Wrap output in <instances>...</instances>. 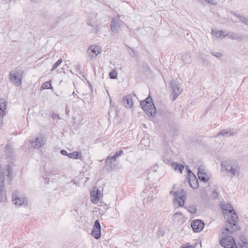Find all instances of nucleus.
I'll list each match as a JSON object with an SVG mask.
<instances>
[{
    "label": "nucleus",
    "mask_w": 248,
    "mask_h": 248,
    "mask_svg": "<svg viewBox=\"0 0 248 248\" xmlns=\"http://www.w3.org/2000/svg\"><path fill=\"white\" fill-rule=\"evenodd\" d=\"M241 248H248V243L245 242H243L241 244Z\"/></svg>",
    "instance_id": "obj_39"
},
{
    "label": "nucleus",
    "mask_w": 248,
    "mask_h": 248,
    "mask_svg": "<svg viewBox=\"0 0 248 248\" xmlns=\"http://www.w3.org/2000/svg\"><path fill=\"white\" fill-rule=\"evenodd\" d=\"M7 170L8 171V174L7 176L10 179V180H11L12 179V170L10 167H8Z\"/></svg>",
    "instance_id": "obj_36"
},
{
    "label": "nucleus",
    "mask_w": 248,
    "mask_h": 248,
    "mask_svg": "<svg viewBox=\"0 0 248 248\" xmlns=\"http://www.w3.org/2000/svg\"><path fill=\"white\" fill-rule=\"evenodd\" d=\"M101 196V191L99 189L93 190L91 194V200L93 203H97L100 200Z\"/></svg>",
    "instance_id": "obj_17"
},
{
    "label": "nucleus",
    "mask_w": 248,
    "mask_h": 248,
    "mask_svg": "<svg viewBox=\"0 0 248 248\" xmlns=\"http://www.w3.org/2000/svg\"><path fill=\"white\" fill-rule=\"evenodd\" d=\"M5 102L3 99H0V127L3 124V119L6 109Z\"/></svg>",
    "instance_id": "obj_16"
},
{
    "label": "nucleus",
    "mask_w": 248,
    "mask_h": 248,
    "mask_svg": "<svg viewBox=\"0 0 248 248\" xmlns=\"http://www.w3.org/2000/svg\"><path fill=\"white\" fill-rule=\"evenodd\" d=\"M61 154L63 155H66L68 156V154L67 151L65 150H61Z\"/></svg>",
    "instance_id": "obj_42"
},
{
    "label": "nucleus",
    "mask_w": 248,
    "mask_h": 248,
    "mask_svg": "<svg viewBox=\"0 0 248 248\" xmlns=\"http://www.w3.org/2000/svg\"><path fill=\"white\" fill-rule=\"evenodd\" d=\"M156 197L155 196V194H154V193L151 192L149 193L148 198L147 199V202H151L152 201L154 200L155 198Z\"/></svg>",
    "instance_id": "obj_31"
},
{
    "label": "nucleus",
    "mask_w": 248,
    "mask_h": 248,
    "mask_svg": "<svg viewBox=\"0 0 248 248\" xmlns=\"http://www.w3.org/2000/svg\"><path fill=\"white\" fill-rule=\"evenodd\" d=\"M235 15L245 25H248V17L247 16H242L240 14Z\"/></svg>",
    "instance_id": "obj_25"
},
{
    "label": "nucleus",
    "mask_w": 248,
    "mask_h": 248,
    "mask_svg": "<svg viewBox=\"0 0 248 248\" xmlns=\"http://www.w3.org/2000/svg\"><path fill=\"white\" fill-rule=\"evenodd\" d=\"M176 192V194L174 198H186V194L184 193L183 189Z\"/></svg>",
    "instance_id": "obj_26"
},
{
    "label": "nucleus",
    "mask_w": 248,
    "mask_h": 248,
    "mask_svg": "<svg viewBox=\"0 0 248 248\" xmlns=\"http://www.w3.org/2000/svg\"><path fill=\"white\" fill-rule=\"evenodd\" d=\"M46 142V138L43 136L37 137L34 141L31 142V146L35 149H39L45 145Z\"/></svg>",
    "instance_id": "obj_10"
},
{
    "label": "nucleus",
    "mask_w": 248,
    "mask_h": 248,
    "mask_svg": "<svg viewBox=\"0 0 248 248\" xmlns=\"http://www.w3.org/2000/svg\"><path fill=\"white\" fill-rule=\"evenodd\" d=\"M24 72L21 69H16L10 73V80L16 86L21 85Z\"/></svg>",
    "instance_id": "obj_5"
},
{
    "label": "nucleus",
    "mask_w": 248,
    "mask_h": 248,
    "mask_svg": "<svg viewBox=\"0 0 248 248\" xmlns=\"http://www.w3.org/2000/svg\"><path fill=\"white\" fill-rule=\"evenodd\" d=\"M186 198H174L173 203L175 206H183L185 203V199Z\"/></svg>",
    "instance_id": "obj_23"
},
{
    "label": "nucleus",
    "mask_w": 248,
    "mask_h": 248,
    "mask_svg": "<svg viewBox=\"0 0 248 248\" xmlns=\"http://www.w3.org/2000/svg\"><path fill=\"white\" fill-rule=\"evenodd\" d=\"M72 94L74 97L78 98V95L75 92H73Z\"/></svg>",
    "instance_id": "obj_48"
},
{
    "label": "nucleus",
    "mask_w": 248,
    "mask_h": 248,
    "mask_svg": "<svg viewBox=\"0 0 248 248\" xmlns=\"http://www.w3.org/2000/svg\"><path fill=\"white\" fill-rule=\"evenodd\" d=\"M88 25H90V26H93V25H92V24H91V23H90V22H88Z\"/></svg>",
    "instance_id": "obj_50"
},
{
    "label": "nucleus",
    "mask_w": 248,
    "mask_h": 248,
    "mask_svg": "<svg viewBox=\"0 0 248 248\" xmlns=\"http://www.w3.org/2000/svg\"><path fill=\"white\" fill-rule=\"evenodd\" d=\"M182 61L185 63L190 62V57L189 55L185 54L182 56Z\"/></svg>",
    "instance_id": "obj_29"
},
{
    "label": "nucleus",
    "mask_w": 248,
    "mask_h": 248,
    "mask_svg": "<svg viewBox=\"0 0 248 248\" xmlns=\"http://www.w3.org/2000/svg\"><path fill=\"white\" fill-rule=\"evenodd\" d=\"M211 33L217 38H220L221 37L223 38L226 35L224 34L223 31H218L216 29L212 30Z\"/></svg>",
    "instance_id": "obj_21"
},
{
    "label": "nucleus",
    "mask_w": 248,
    "mask_h": 248,
    "mask_svg": "<svg viewBox=\"0 0 248 248\" xmlns=\"http://www.w3.org/2000/svg\"><path fill=\"white\" fill-rule=\"evenodd\" d=\"M170 195H172V196H174L175 197V195H176V191H171L170 193Z\"/></svg>",
    "instance_id": "obj_46"
},
{
    "label": "nucleus",
    "mask_w": 248,
    "mask_h": 248,
    "mask_svg": "<svg viewBox=\"0 0 248 248\" xmlns=\"http://www.w3.org/2000/svg\"><path fill=\"white\" fill-rule=\"evenodd\" d=\"M218 196V193L217 191H214L212 193V197H213L214 198H216Z\"/></svg>",
    "instance_id": "obj_43"
},
{
    "label": "nucleus",
    "mask_w": 248,
    "mask_h": 248,
    "mask_svg": "<svg viewBox=\"0 0 248 248\" xmlns=\"http://www.w3.org/2000/svg\"><path fill=\"white\" fill-rule=\"evenodd\" d=\"M187 169V173H188V175L189 176V177H190V176L191 175L193 176V175H194L192 172V171L190 170L188 168H186Z\"/></svg>",
    "instance_id": "obj_44"
},
{
    "label": "nucleus",
    "mask_w": 248,
    "mask_h": 248,
    "mask_svg": "<svg viewBox=\"0 0 248 248\" xmlns=\"http://www.w3.org/2000/svg\"><path fill=\"white\" fill-rule=\"evenodd\" d=\"M202 61L203 62H207V63H208V60L207 59H203Z\"/></svg>",
    "instance_id": "obj_47"
},
{
    "label": "nucleus",
    "mask_w": 248,
    "mask_h": 248,
    "mask_svg": "<svg viewBox=\"0 0 248 248\" xmlns=\"http://www.w3.org/2000/svg\"><path fill=\"white\" fill-rule=\"evenodd\" d=\"M170 84L172 89V94L173 95V98L174 100L181 93L182 89L180 88L179 84L175 80H172L170 82Z\"/></svg>",
    "instance_id": "obj_13"
},
{
    "label": "nucleus",
    "mask_w": 248,
    "mask_h": 248,
    "mask_svg": "<svg viewBox=\"0 0 248 248\" xmlns=\"http://www.w3.org/2000/svg\"><path fill=\"white\" fill-rule=\"evenodd\" d=\"M124 154V152L122 150H119L118 151V152H117L115 154V157H118L119 156H121V155H122L123 154Z\"/></svg>",
    "instance_id": "obj_37"
},
{
    "label": "nucleus",
    "mask_w": 248,
    "mask_h": 248,
    "mask_svg": "<svg viewBox=\"0 0 248 248\" xmlns=\"http://www.w3.org/2000/svg\"><path fill=\"white\" fill-rule=\"evenodd\" d=\"M13 203L17 207L27 206L28 200L27 197L19 195L17 191L15 192L12 196Z\"/></svg>",
    "instance_id": "obj_6"
},
{
    "label": "nucleus",
    "mask_w": 248,
    "mask_h": 248,
    "mask_svg": "<svg viewBox=\"0 0 248 248\" xmlns=\"http://www.w3.org/2000/svg\"><path fill=\"white\" fill-rule=\"evenodd\" d=\"M10 146L8 145H6L5 147V152L8 153L10 152Z\"/></svg>",
    "instance_id": "obj_45"
},
{
    "label": "nucleus",
    "mask_w": 248,
    "mask_h": 248,
    "mask_svg": "<svg viewBox=\"0 0 248 248\" xmlns=\"http://www.w3.org/2000/svg\"><path fill=\"white\" fill-rule=\"evenodd\" d=\"M123 103L125 107L127 108H131L133 105V101L132 95L128 94L124 96L123 99Z\"/></svg>",
    "instance_id": "obj_18"
},
{
    "label": "nucleus",
    "mask_w": 248,
    "mask_h": 248,
    "mask_svg": "<svg viewBox=\"0 0 248 248\" xmlns=\"http://www.w3.org/2000/svg\"><path fill=\"white\" fill-rule=\"evenodd\" d=\"M140 106L148 116L153 117L155 115L156 108L151 97L148 96L145 100L141 101Z\"/></svg>",
    "instance_id": "obj_4"
},
{
    "label": "nucleus",
    "mask_w": 248,
    "mask_h": 248,
    "mask_svg": "<svg viewBox=\"0 0 248 248\" xmlns=\"http://www.w3.org/2000/svg\"><path fill=\"white\" fill-rule=\"evenodd\" d=\"M233 134H234V132H233V131L232 129V130L226 129V130H223L221 131L219 133H218L217 135V137L219 136L220 135H221V136L225 135L227 137H229L230 136H233Z\"/></svg>",
    "instance_id": "obj_22"
},
{
    "label": "nucleus",
    "mask_w": 248,
    "mask_h": 248,
    "mask_svg": "<svg viewBox=\"0 0 248 248\" xmlns=\"http://www.w3.org/2000/svg\"><path fill=\"white\" fill-rule=\"evenodd\" d=\"M109 77L111 79H116L118 76V73L116 70H112L109 72Z\"/></svg>",
    "instance_id": "obj_28"
},
{
    "label": "nucleus",
    "mask_w": 248,
    "mask_h": 248,
    "mask_svg": "<svg viewBox=\"0 0 248 248\" xmlns=\"http://www.w3.org/2000/svg\"><path fill=\"white\" fill-rule=\"evenodd\" d=\"M143 142V140H141V142ZM142 144H144V143H141Z\"/></svg>",
    "instance_id": "obj_51"
},
{
    "label": "nucleus",
    "mask_w": 248,
    "mask_h": 248,
    "mask_svg": "<svg viewBox=\"0 0 248 248\" xmlns=\"http://www.w3.org/2000/svg\"><path fill=\"white\" fill-rule=\"evenodd\" d=\"M62 60L60 59L57 61V62L54 64L53 67L52 68L51 71H53L55 70L62 62Z\"/></svg>",
    "instance_id": "obj_33"
},
{
    "label": "nucleus",
    "mask_w": 248,
    "mask_h": 248,
    "mask_svg": "<svg viewBox=\"0 0 248 248\" xmlns=\"http://www.w3.org/2000/svg\"><path fill=\"white\" fill-rule=\"evenodd\" d=\"M191 226L194 232H199L203 230L204 223L202 220L195 219L192 221Z\"/></svg>",
    "instance_id": "obj_11"
},
{
    "label": "nucleus",
    "mask_w": 248,
    "mask_h": 248,
    "mask_svg": "<svg viewBox=\"0 0 248 248\" xmlns=\"http://www.w3.org/2000/svg\"><path fill=\"white\" fill-rule=\"evenodd\" d=\"M206 2H207L209 3H211L212 4H216L217 3V2L216 0H205Z\"/></svg>",
    "instance_id": "obj_40"
},
{
    "label": "nucleus",
    "mask_w": 248,
    "mask_h": 248,
    "mask_svg": "<svg viewBox=\"0 0 248 248\" xmlns=\"http://www.w3.org/2000/svg\"><path fill=\"white\" fill-rule=\"evenodd\" d=\"M52 118L54 120H56L57 119H60L59 116L57 113H54L52 114Z\"/></svg>",
    "instance_id": "obj_41"
},
{
    "label": "nucleus",
    "mask_w": 248,
    "mask_h": 248,
    "mask_svg": "<svg viewBox=\"0 0 248 248\" xmlns=\"http://www.w3.org/2000/svg\"><path fill=\"white\" fill-rule=\"evenodd\" d=\"M4 173L0 166V202H2L5 198V191L4 189Z\"/></svg>",
    "instance_id": "obj_8"
},
{
    "label": "nucleus",
    "mask_w": 248,
    "mask_h": 248,
    "mask_svg": "<svg viewBox=\"0 0 248 248\" xmlns=\"http://www.w3.org/2000/svg\"><path fill=\"white\" fill-rule=\"evenodd\" d=\"M101 51L102 49L99 46L92 45L88 48L87 53L91 59H94Z\"/></svg>",
    "instance_id": "obj_9"
},
{
    "label": "nucleus",
    "mask_w": 248,
    "mask_h": 248,
    "mask_svg": "<svg viewBox=\"0 0 248 248\" xmlns=\"http://www.w3.org/2000/svg\"><path fill=\"white\" fill-rule=\"evenodd\" d=\"M188 182H189L190 186L192 188H196L198 186V185H199L198 181L197 179L196 178L195 175H193V176H192V178L189 177Z\"/></svg>",
    "instance_id": "obj_20"
},
{
    "label": "nucleus",
    "mask_w": 248,
    "mask_h": 248,
    "mask_svg": "<svg viewBox=\"0 0 248 248\" xmlns=\"http://www.w3.org/2000/svg\"><path fill=\"white\" fill-rule=\"evenodd\" d=\"M65 111H66V112L67 113H68L69 112V109H68V108H66V109H65Z\"/></svg>",
    "instance_id": "obj_49"
},
{
    "label": "nucleus",
    "mask_w": 248,
    "mask_h": 248,
    "mask_svg": "<svg viewBox=\"0 0 248 248\" xmlns=\"http://www.w3.org/2000/svg\"><path fill=\"white\" fill-rule=\"evenodd\" d=\"M238 229L237 224H235V228H232V225H225V228L222 230V239L220 240V245L225 248H236L234 239L231 234Z\"/></svg>",
    "instance_id": "obj_1"
},
{
    "label": "nucleus",
    "mask_w": 248,
    "mask_h": 248,
    "mask_svg": "<svg viewBox=\"0 0 248 248\" xmlns=\"http://www.w3.org/2000/svg\"><path fill=\"white\" fill-rule=\"evenodd\" d=\"M220 206L222 210L224 217L227 219L225 225H232V228H235L238 217L233 208L229 204L225 203H221Z\"/></svg>",
    "instance_id": "obj_2"
},
{
    "label": "nucleus",
    "mask_w": 248,
    "mask_h": 248,
    "mask_svg": "<svg viewBox=\"0 0 248 248\" xmlns=\"http://www.w3.org/2000/svg\"><path fill=\"white\" fill-rule=\"evenodd\" d=\"M221 170H225L231 178L238 176L239 173V167L237 163L233 160H229L225 162H221Z\"/></svg>",
    "instance_id": "obj_3"
},
{
    "label": "nucleus",
    "mask_w": 248,
    "mask_h": 248,
    "mask_svg": "<svg viewBox=\"0 0 248 248\" xmlns=\"http://www.w3.org/2000/svg\"><path fill=\"white\" fill-rule=\"evenodd\" d=\"M68 157L72 159H79L82 160L83 158L82 157V155L81 153L78 152L74 151L72 153H70L68 154Z\"/></svg>",
    "instance_id": "obj_19"
},
{
    "label": "nucleus",
    "mask_w": 248,
    "mask_h": 248,
    "mask_svg": "<svg viewBox=\"0 0 248 248\" xmlns=\"http://www.w3.org/2000/svg\"><path fill=\"white\" fill-rule=\"evenodd\" d=\"M183 217V214L180 212H177L172 215L171 219L173 221H179Z\"/></svg>",
    "instance_id": "obj_24"
},
{
    "label": "nucleus",
    "mask_w": 248,
    "mask_h": 248,
    "mask_svg": "<svg viewBox=\"0 0 248 248\" xmlns=\"http://www.w3.org/2000/svg\"><path fill=\"white\" fill-rule=\"evenodd\" d=\"M212 55L217 58H220L223 56V54L220 52H211Z\"/></svg>",
    "instance_id": "obj_34"
},
{
    "label": "nucleus",
    "mask_w": 248,
    "mask_h": 248,
    "mask_svg": "<svg viewBox=\"0 0 248 248\" xmlns=\"http://www.w3.org/2000/svg\"><path fill=\"white\" fill-rule=\"evenodd\" d=\"M181 248H194V247L192 245H190L189 244H183Z\"/></svg>",
    "instance_id": "obj_38"
},
{
    "label": "nucleus",
    "mask_w": 248,
    "mask_h": 248,
    "mask_svg": "<svg viewBox=\"0 0 248 248\" xmlns=\"http://www.w3.org/2000/svg\"><path fill=\"white\" fill-rule=\"evenodd\" d=\"M228 37H229V38H230L232 40L238 39L237 34L236 33H232L228 34Z\"/></svg>",
    "instance_id": "obj_35"
},
{
    "label": "nucleus",
    "mask_w": 248,
    "mask_h": 248,
    "mask_svg": "<svg viewBox=\"0 0 248 248\" xmlns=\"http://www.w3.org/2000/svg\"><path fill=\"white\" fill-rule=\"evenodd\" d=\"M91 235L95 239H98L101 236V226L98 220L94 222V225L91 232Z\"/></svg>",
    "instance_id": "obj_14"
},
{
    "label": "nucleus",
    "mask_w": 248,
    "mask_h": 248,
    "mask_svg": "<svg viewBox=\"0 0 248 248\" xmlns=\"http://www.w3.org/2000/svg\"><path fill=\"white\" fill-rule=\"evenodd\" d=\"M117 157H115V154L111 156L108 157L106 161V165L107 170H112L115 169L116 165L113 161H115Z\"/></svg>",
    "instance_id": "obj_15"
},
{
    "label": "nucleus",
    "mask_w": 248,
    "mask_h": 248,
    "mask_svg": "<svg viewBox=\"0 0 248 248\" xmlns=\"http://www.w3.org/2000/svg\"><path fill=\"white\" fill-rule=\"evenodd\" d=\"M174 169L175 170H178L180 172L182 173L183 170L184 169L183 165L176 163L173 164Z\"/></svg>",
    "instance_id": "obj_27"
},
{
    "label": "nucleus",
    "mask_w": 248,
    "mask_h": 248,
    "mask_svg": "<svg viewBox=\"0 0 248 248\" xmlns=\"http://www.w3.org/2000/svg\"><path fill=\"white\" fill-rule=\"evenodd\" d=\"M197 175L199 179L201 181L207 182L210 179L209 175L205 171L202 166H201L199 167Z\"/></svg>",
    "instance_id": "obj_12"
},
{
    "label": "nucleus",
    "mask_w": 248,
    "mask_h": 248,
    "mask_svg": "<svg viewBox=\"0 0 248 248\" xmlns=\"http://www.w3.org/2000/svg\"><path fill=\"white\" fill-rule=\"evenodd\" d=\"M43 89H50L51 88V85L50 81H47L44 83L41 87Z\"/></svg>",
    "instance_id": "obj_32"
},
{
    "label": "nucleus",
    "mask_w": 248,
    "mask_h": 248,
    "mask_svg": "<svg viewBox=\"0 0 248 248\" xmlns=\"http://www.w3.org/2000/svg\"><path fill=\"white\" fill-rule=\"evenodd\" d=\"M124 25V23L122 20L119 19L112 18L110 24V29L112 31L117 33Z\"/></svg>",
    "instance_id": "obj_7"
},
{
    "label": "nucleus",
    "mask_w": 248,
    "mask_h": 248,
    "mask_svg": "<svg viewBox=\"0 0 248 248\" xmlns=\"http://www.w3.org/2000/svg\"><path fill=\"white\" fill-rule=\"evenodd\" d=\"M187 210L191 214H195L197 211L196 208L195 206L191 205L186 207Z\"/></svg>",
    "instance_id": "obj_30"
}]
</instances>
